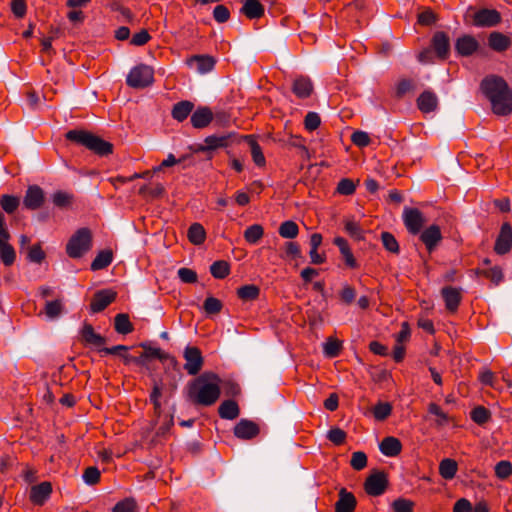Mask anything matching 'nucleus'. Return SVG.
<instances>
[{
	"label": "nucleus",
	"mask_w": 512,
	"mask_h": 512,
	"mask_svg": "<svg viewBox=\"0 0 512 512\" xmlns=\"http://www.w3.org/2000/svg\"><path fill=\"white\" fill-rule=\"evenodd\" d=\"M480 89L496 115L507 116L512 113V89L501 76L492 74L484 77Z\"/></svg>",
	"instance_id": "obj_1"
},
{
	"label": "nucleus",
	"mask_w": 512,
	"mask_h": 512,
	"mask_svg": "<svg viewBox=\"0 0 512 512\" xmlns=\"http://www.w3.org/2000/svg\"><path fill=\"white\" fill-rule=\"evenodd\" d=\"M221 393V379L213 372H205L189 386V397L198 405L211 406Z\"/></svg>",
	"instance_id": "obj_2"
},
{
	"label": "nucleus",
	"mask_w": 512,
	"mask_h": 512,
	"mask_svg": "<svg viewBox=\"0 0 512 512\" xmlns=\"http://www.w3.org/2000/svg\"><path fill=\"white\" fill-rule=\"evenodd\" d=\"M65 138L87 148L101 157L107 156L113 152V145L110 142L83 129L69 130L66 132Z\"/></svg>",
	"instance_id": "obj_3"
},
{
	"label": "nucleus",
	"mask_w": 512,
	"mask_h": 512,
	"mask_svg": "<svg viewBox=\"0 0 512 512\" xmlns=\"http://www.w3.org/2000/svg\"><path fill=\"white\" fill-rule=\"evenodd\" d=\"M92 248V233L89 228H79L68 240L66 253L70 258L78 259Z\"/></svg>",
	"instance_id": "obj_4"
},
{
	"label": "nucleus",
	"mask_w": 512,
	"mask_h": 512,
	"mask_svg": "<svg viewBox=\"0 0 512 512\" xmlns=\"http://www.w3.org/2000/svg\"><path fill=\"white\" fill-rule=\"evenodd\" d=\"M79 340L87 347H94L98 352H121L127 351L129 347L124 345H116L111 348L105 347L106 339L94 331L89 323H84L79 331Z\"/></svg>",
	"instance_id": "obj_5"
},
{
	"label": "nucleus",
	"mask_w": 512,
	"mask_h": 512,
	"mask_svg": "<svg viewBox=\"0 0 512 512\" xmlns=\"http://www.w3.org/2000/svg\"><path fill=\"white\" fill-rule=\"evenodd\" d=\"M154 81L153 69L145 64L133 67L126 78L129 87L142 89L150 86Z\"/></svg>",
	"instance_id": "obj_6"
},
{
	"label": "nucleus",
	"mask_w": 512,
	"mask_h": 512,
	"mask_svg": "<svg viewBox=\"0 0 512 512\" xmlns=\"http://www.w3.org/2000/svg\"><path fill=\"white\" fill-rule=\"evenodd\" d=\"M388 486L387 475L383 471L374 470L364 482V490L369 496L382 495Z\"/></svg>",
	"instance_id": "obj_7"
},
{
	"label": "nucleus",
	"mask_w": 512,
	"mask_h": 512,
	"mask_svg": "<svg viewBox=\"0 0 512 512\" xmlns=\"http://www.w3.org/2000/svg\"><path fill=\"white\" fill-rule=\"evenodd\" d=\"M419 239L424 244L428 253L431 254L440 246L443 235L440 227L432 224L420 232Z\"/></svg>",
	"instance_id": "obj_8"
},
{
	"label": "nucleus",
	"mask_w": 512,
	"mask_h": 512,
	"mask_svg": "<svg viewBox=\"0 0 512 512\" xmlns=\"http://www.w3.org/2000/svg\"><path fill=\"white\" fill-rule=\"evenodd\" d=\"M501 21V14L496 9L481 8L472 16V24L476 27H495Z\"/></svg>",
	"instance_id": "obj_9"
},
{
	"label": "nucleus",
	"mask_w": 512,
	"mask_h": 512,
	"mask_svg": "<svg viewBox=\"0 0 512 512\" xmlns=\"http://www.w3.org/2000/svg\"><path fill=\"white\" fill-rule=\"evenodd\" d=\"M430 47L435 51L438 61H446L451 51L448 34L443 31L435 32L431 38Z\"/></svg>",
	"instance_id": "obj_10"
},
{
	"label": "nucleus",
	"mask_w": 512,
	"mask_h": 512,
	"mask_svg": "<svg viewBox=\"0 0 512 512\" xmlns=\"http://www.w3.org/2000/svg\"><path fill=\"white\" fill-rule=\"evenodd\" d=\"M462 288L454 286H444L441 289V296L445 303V308L449 313H456L463 299Z\"/></svg>",
	"instance_id": "obj_11"
},
{
	"label": "nucleus",
	"mask_w": 512,
	"mask_h": 512,
	"mask_svg": "<svg viewBox=\"0 0 512 512\" xmlns=\"http://www.w3.org/2000/svg\"><path fill=\"white\" fill-rule=\"evenodd\" d=\"M512 249V226L508 222L501 225L499 234L495 240L494 251L498 255H505Z\"/></svg>",
	"instance_id": "obj_12"
},
{
	"label": "nucleus",
	"mask_w": 512,
	"mask_h": 512,
	"mask_svg": "<svg viewBox=\"0 0 512 512\" xmlns=\"http://www.w3.org/2000/svg\"><path fill=\"white\" fill-rule=\"evenodd\" d=\"M125 365H134L136 367H149L150 363L159 359L161 361L168 358V354H139L134 356L133 354H116Z\"/></svg>",
	"instance_id": "obj_13"
},
{
	"label": "nucleus",
	"mask_w": 512,
	"mask_h": 512,
	"mask_svg": "<svg viewBox=\"0 0 512 512\" xmlns=\"http://www.w3.org/2000/svg\"><path fill=\"white\" fill-rule=\"evenodd\" d=\"M235 437L241 440H251L256 438L260 433L259 425L249 419H241L233 429Z\"/></svg>",
	"instance_id": "obj_14"
},
{
	"label": "nucleus",
	"mask_w": 512,
	"mask_h": 512,
	"mask_svg": "<svg viewBox=\"0 0 512 512\" xmlns=\"http://www.w3.org/2000/svg\"><path fill=\"white\" fill-rule=\"evenodd\" d=\"M45 201V193L38 185L28 186L24 198L23 205L28 210L39 209Z\"/></svg>",
	"instance_id": "obj_15"
},
{
	"label": "nucleus",
	"mask_w": 512,
	"mask_h": 512,
	"mask_svg": "<svg viewBox=\"0 0 512 512\" xmlns=\"http://www.w3.org/2000/svg\"><path fill=\"white\" fill-rule=\"evenodd\" d=\"M52 494V484L48 481L33 485L30 489L29 500L35 506H43Z\"/></svg>",
	"instance_id": "obj_16"
},
{
	"label": "nucleus",
	"mask_w": 512,
	"mask_h": 512,
	"mask_svg": "<svg viewBox=\"0 0 512 512\" xmlns=\"http://www.w3.org/2000/svg\"><path fill=\"white\" fill-rule=\"evenodd\" d=\"M455 51L461 57H469L473 55L479 48V42L472 35H462L455 41Z\"/></svg>",
	"instance_id": "obj_17"
},
{
	"label": "nucleus",
	"mask_w": 512,
	"mask_h": 512,
	"mask_svg": "<svg viewBox=\"0 0 512 512\" xmlns=\"http://www.w3.org/2000/svg\"><path fill=\"white\" fill-rule=\"evenodd\" d=\"M117 293L110 289H102L94 294L90 304V309L93 313L103 311L116 299Z\"/></svg>",
	"instance_id": "obj_18"
},
{
	"label": "nucleus",
	"mask_w": 512,
	"mask_h": 512,
	"mask_svg": "<svg viewBox=\"0 0 512 512\" xmlns=\"http://www.w3.org/2000/svg\"><path fill=\"white\" fill-rule=\"evenodd\" d=\"M214 119V114L207 106H199L191 114V124L196 129L207 127Z\"/></svg>",
	"instance_id": "obj_19"
},
{
	"label": "nucleus",
	"mask_w": 512,
	"mask_h": 512,
	"mask_svg": "<svg viewBox=\"0 0 512 512\" xmlns=\"http://www.w3.org/2000/svg\"><path fill=\"white\" fill-rule=\"evenodd\" d=\"M357 506V499L352 492L341 488L338 492V500L335 503V512H354Z\"/></svg>",
	"instance_id": "obj_20"
},
{
	"label": "nucleus",
	"mask_w": 512,
	"mask_h": 512,
	"mask_svg": "<svg viewBox=\"0 0 512 512\" xmlns=\"http://www.w3.org/2000/svg\"><path fill=\"white\" fill-rule=\"evenodd\" d=\"M439 106V99L432 90H424L418 95V110L424 114L435 112Z\"/></svg>",
	"instance_id": "obj_21"
},
{
	"label": "nucleus",
	"mask_w": 512,
	"mask_h": 512,
	"mask_svg": "<svg viewBox=\"0 0 512 512\" xmlns=\"http://www.w3.org/2000/svg\"><path fill=\"white\" fill-rule=\"evenodd\" d=\"M215 63V59L209 55H194L187 60V65L200 74L212 71Z\"/></svg>",
	"instance_id": "obj_22"
},
{
	"label": "nucleus",
	"mask_w": 512,
	"mask_h": 512,
	"mask_svg": "<svg viewBox=\"0 0 512 512\" xmlns=\"http://www.w3.org/2000/svg\"><path fill=\"white\" fill-rule=\"evenodd\" d=\"M234 137L235 135L233 133L207 136L204 140L205 145L201 147V151H212L227 147Z\"/></svg>",
	"instance_id": "obj_23"
},
{
	"label": "nucleus",
	"mask_w": 512,
	"mask_h": 512,
	"mask_svg": "<svg viewBox=\"0 0 512 512\" xmlns=\"http://www.w3.org/2000/svg\"><path fill=\"white\" fill-rule=\"evenodd\" d=\"M512 45V39L509 35L498 31H493L488 36V46L495 52H504Z\"/></svg>",
	"instance_id": "obj_24"
},
{
	"label": "nucleus",
	"mask_w": 512,
	"mask_h": 512,
	"mask_svg": "<svg viewBox=\"0 0 512 512\" xmlns=\"http://www.w3.org/2000/svg\"><path fill=\"white\" fill-rule=\"evenodd\" d=\"M475 273L477 276L488 279L495 286H498L504 280L503 269L498 265H494L493 267H478Z\"/></svg>",
	"instance_id": "obj_25"
},
{
	"label": "nucleus",
	"mask_w": 512,
	"mask_h": 512,
	"mask_svg": "<svg viewBox=\"0 0 512 512\" xmlns=\"http://www.w3.org/2000/svg\"><path fill=\"white\" fill-rule=\"evenodd\" d=\"M292 91L298 98H307L313 91V84L308 77L300 76L294 80Z\"/></svg>",
	"instance_id": "obj_26"
},
{
	"label": "nucleus",
	"mask_w": 512,
	"mask_h": 512,
	"mask_svg": "<svg viewBox=\"0 0 512 512\" xmlns=\"http://www.w3.org/2000/svg\"><path fill=\"white\" fill-rule=\"evenodd\" d=\"M193 109L194 104L191 101L182 100L174 104L171 110V115L176 121L183 122L190 114H192Z\"/></svg>",
	"instance_id": "obj_27"
},
{
	"label": "nucleus",
	"mask_w": 512,
	"mask_h": 512,
	"mask_svg": "<svg viewBox=\"0 0 512 512\" xmlns=\"http://www.w3.org/2000/svg\"><path fill=\"white\" fill-rule=\"evenodd\" d=\"M401 448V442L392 436L385 437L379 445L381 453L387 457L397 456L401 452Z\"/></svg>",
	"instance_id": "obj_28"
},
{
	"label": "nucleus",
	"mask_w": 512,
	"mask_h": 512,
	"mask_svg": "<svg viewBox=\"0 0 512 512\" xmlns=\"http://www.w3.org/2000/svg\"><path fill=\"white\" fill-rule=\"evenodd\" d=\"M240 12L249 19H258L264 14V7L259 0H246Z\"/></svg>",
	"instance_id": "obj_29"
},
{
	"label": "nucleus",
	"mask_w": 512,
	"mask_h": 512,
	"mask_svg": "<svg viewBox=\"0 0 512 512\" xmlns=\"http://www.w3.org/2000/svg\"><path fill=\"white\" fill-rule=\"evenodd\" d=\"M218 413L222 419L233 420L239 416L240 409L236 401L225 400L220 404Z\"/></svg>",
	"instance_id": "obj_30"
},
{
	"label": "nucleus",
	"mask_w": 512,
	"mask_h": 512,
	"mask_svg": "<svg viewBox=\"0 0 512 512\" xmlns=\"http://www.w3.org/2000/svg\"><path fill=\"white\" fill-rule=\"evenodd\" d=\"M411 331L407 322H402L401 329L395 334V344L391 352H405V343L410 339Z\"/></svg>",
	"instance_id": "obj_31"
},
{
	"label": "nucleus",
	"mask_w": 512,
	"mask_h": 512,
	"mask_svg": "<svg viewBox=\"0 0 512 512\" xmlns=\"http://www.w3.org/2000/svg\"><path fill=\"white\" fill-rule=\"evenodd\" d=\"M334 244L339 248L345 263L350 268H355L357 266L356 260L349 248L348 242L343 237H336L334 239Z\"/></svg>",
	"instance_id": "obj_32"
},
{
	"label": "nucleus",
	"mask_w": 512,
	"mask_h": 512,
	"mask_svg": "<svg viewBox=\"0 0 512 512\" xmlns=\"http://www.w3.org/2000/svg\"><path fill=\"white\" fill-rule=\"evenodd\" d=\"M458 471V464L450 458L443 459L439 464V474L445 480H451Z\"/></svg>",
	"instance_id": "obj_33"
},
{
	"label": "nucleus",
	"mask_w": 512,
	"mask_h": 512,
	"mask_svg": "<svg viewBox=\"0 0 512 512\" xmlns=\"http://www.w3.org/2000/svg\"><path fill=\"white\" fill-rule=\"evenodd\" d=\"M8 241L9 239L0 240V258L5 266H11L16 259V252Z\"/></svg>",
	"instance_id": "obj_34"
},
{
	"label": "nucleus",
	"mask_w": 512,
	"mask_h": 512,
	"mask_svg": "<svg viewBox=\"0 0 512 512\" xmlns=\"http://www.w3.org/2000/svg\"><path fill=\"white\" fill-rule=\"evenodd\" d=\"M113 260V254L110 250L100 251L91 263V270L98 271L108 267Z\"/></svg>",
	"instance_id": "obj_35"
},
{
	"label": "nucleus",
	"mask_w": 512,
	"mask_h": 512,
	"mask_svg": "<svg viewBox=\"0 0 512 512\" xmlns=\"http://www.w3.org/2000/svg\"><path fill=\"white\" fill-rule=\"evenodd\" d=\"M186 363L184 365L185 370L190 375H196L203 366V358L201 354H184Z\"/></svg>",
	"instance_id": "obj_36"
},
{
	"label": "nucleus",
	"mask_w": 512,
	"mask_h": 512,
	"mask_svg": "<svg viewBox=\"0 0 512 512\" xmlns=\"http://www.w3.org/2000/svg\"><path fill=\"white\" fill-rule=\"evenodd\" d=\"M438 20V15L431 8L418 7V25L432 26Z\"/></svg>",
	"instance_id": "obj_37"
},
{
	"label": "nucleus",
	"mask_w": 512,
	"mask_h": 512,
	"mask_svg": "<svg viewBox=\"0 0 512 512\" xmlns=\"http://www.w3.org/2000/svg\"><path fill=\"white\" fill-rule=\"evenodd\" d=\"M188 239L194 245H200L205 241L206 231L200 223H193L188 229Z\"/></svg>",
	"instance_id": "obj_38"
},
{
	"label": "nucleus",
	"mask_w": 512,
	"mask_h": 512,
	"mask_svg": "<svg viewBox=\"0 0 512 512\" xmlns=\"http://www.w3.org/2000/svg\"><path fill=\"white\" fill-rule=\"evenodd\" d=\"M114 328L117 333L126 335L133 330L129 316L124 313L117 314L114 319Z\"/></svg>",
	"instance_id": "obj_39"
},
{
	"label": "nucleus",
	"mask_w": 512,
	"mask_h": 512,
	"mask_svg": "<svg viewBox=\"0 0 512 512\" xmlns=\"http://www.w3.org/2000/svg\"><path fill=\"white\" fill-rule=\"evenodd\" d=\"M260 289L254 284L241 286L237 290V296L243 301H253L259 297Z\"/></svg>",
	"instance_id": "obj_40"
},
{
	"label": "nucleus",
	"mask_w": 512,
	"mask_h": 512,
	"mask_svg": "<svg viewBox=\"0 0 512 512\" xmlns=\"http://www.w3.org/2000/svg\"><path fill=\"white\" fill-rule=\"evenodd\" d=\"M20 205V199L17 196L4 194L0 197V206L8 214L14 213Z\"/></svg>",
	"instance_id": "obj_41"
},
{
	"label": "nucleus",
	"mask_w": 512,
	"mask_h": 512,
	"mask_svg": "<svg viewBox=\"0 0 512 512\" xmlns=\"http://www.w3.org/2000/svg\"><path fill=\"white\" fill-rule=\"evenodd\" d=\"M279 235L286 239H293L297 237L299 233L298 225L292 221L287 220L281 223L279 229H278Z\"/></svg>",
	"instance_id": "obj_42"
},
{
	"label": "nucleus",
	"mask_w": 512,
	"mask_h": 512,
	"mask_svg": "<svg viewBox=\"0 0 512 512\" xmlns=\"http://www.w3.org/2000/svg\"><path fill=\"white\" fill-rule=\"evenodd\" d=\"M264 234V229L260 224H253L244 231V239L249 244H256Z\"/></svg>",
	"instance_id": "obj_43"
},
{
	"label": "nucleus",
	"mask_w": 512,
	"mask_h": 512,
	"mask_svg": "<svg viewBox=\"0 0 512 512\" xmlns=\"http://www.w3.org/2000/svg\"><path fill=\"white\" fill-rule=\"evenodd\" d=\"M210 273L214 278L224 279L230 273V265L224 260L215 261L210 266Z\"/></svg>",
	"instance_id": "obj_44"
},
{
	"label": "nucleus",
	"mask_w": 512,
	"mask_h": 512,
	"mask_svg": "<svg viewBox=\"0 0 512 512\" xmlns=\"http://www.w3.org/2000/svg\"><path fill=\"white\" fill-rule=\"evenodd\" d=\"M470 417L476 424L484 425L490 420L491 413L484 406H477L471 411Z\"/></svg>",
	"instance_id": "obj_45"
},
{
	"label": "nucleus",
	"mask_w": 512,
	"mask_h": 512,
	"mask_svg": "<svg viewBox=\"0 0 512 512\" xmlns=\"http://www.w3.org/2000/svg\"><path fill=\"white\" fill-rule=\"evenodd\" d=\"M403 220L408 231L412 235H416V208L405 207Z\"/></svg>",
	"instance_id": "obj_46"
},
{
	"label": "nucleus",
	"mask_w": 512,
	"mask_h": 512,
	"mask_svg": "<svg viewBox=\"0 0 512 512\" xmlns=\"http://www.w3.org/2000/svg\"><path fill=\"white\" fill-rule=\"evenodd\" d=\"M73 200V195L65 191H56L52 194V202L58 208L68 207Z\"/></svg>",
	"instance_id": "obj_47"
},
{
	"label": "nucleus",
	"mask_w": 512,
	"mask_h": 512,
	"mask_svg": "<svg viewBox=\"0 0 512 512\" xmlns=\"http://www.w3.org/2000/svg\"><path fill=\"white\" fill-rule=\"evenodd\" d=\"M247 139H248V143L250 146L251 155H252L254 163L257 166H263L265 164V157L263 155L260 145L254 139H252L250 136L247 137Z\"/></svg>",
	"instance_id": "obj_48"
},
{
	"label": "nucleus",
	"mask_w": 512,
	"mask_h": 512,
	"mask_svg": "<svg viewBox=\"0 0 512 512\" xmlns=\"http://www.w3.org/2000/svg\"><path fill=\"white\" fill-rule=\"evenodd\" d=\"M392 406L388 402H379L374 406L373 415L376 420L383 421L391 414Z\"/></svg>",
	"instance_id": "obj_49"
},
{
	"label": "nucleus",
	"mask_w": 512,
	"mask_h": 512,
	"mask_svg": "<svg viewBox=\"0 0 512 512\" xmlns=\"http://www.w3.org/2000/svg\"><path fill=\"white\" fill-rule=\"evenodd\" d=\"M63 304L61 300L48 301L45 305V314L50 319H55L61 315Z\"/></svg>",
	"instance_id": "obj_50"
},
{
	"label": "nucleus",
	"mask_w": 512,
	"mask_h": 512,
	"mask_svg": "<svg viewBox=\"0 0 512 512\" xmlns=\"http://www.w3.org/2000/svg\"><path fill=\"white\" fill-rule=\"evenodd\" d=\"M222 302L215 297H207L204 301L203 308L208 315L217 314L222 310Z\"/></svg>",
	"instance_id": "obj_51"
},
{
	"label": "nucleus",
	"mask_w": 512,
	"mask_h": 512,
	"mask_svg": "<svg viewBox=\"0 0 512 512\" xmlns=\"http://www.w3.org/2000/svg\"><path fill=\"white\" fill-rule=\"evenodd\" d=\"M414 502L405 498H397L391 504L394 512H413Z\"/></svg>",
	"instance_id": "obj_52"
},
{
	"label": "nucleus",
	"mask_w": 512,
	"mask_h": 512,
	"mask_svg": "<svg viewBox=\"0 0 512 512\" xmlns=\"http://www.w3.org/2000/svg\"><path fill=\"white\" fill-rule=\"evenodd\" d=\"M381 240L386 250H388L391 253L399 252V244L396 238L390 232H382Z\"/></svg>",
	"instance_id": "obj_53"
},
{
	"label": "nucleus",
	"mask_w": 512,
	"mask_h": 512,
	"mask_svg": "<svg viewBox=\"0 0 512 512\" xmlns=\"http://www.w3.org/2000/svg\"><path fill=\"white\" fill-rule=\"evenodd\" d=\"M100 470L95 466H89L83 473V480L88 485H95L100 481Z\"/></svg>",
	"instance_id": "obj_54"
},
{
	"label": "nucleus",
	"mask_w": 512,
	"mask_h": 512,
	"mask_svg": "<svg viewBox=\"0 0 512 512\" xmlns=\"http://www.w3.org/2000/svg\"><path fill=\"white\" fill-rule=\"evenodd\" d=\"M346 232L356 240H362L364 238V230L354 220H347L345 222Z\"/></svg>",
	"instance_id": "obj_55"
},
{
	"label": "nucleus",
	"mask_w": 512,
	"mask_h": 512,
	"mask_svg": "<svg viewBox=\"0 0 512 512\" xmlns=\"http://www.w3.org/2000/svg\"><path fill=\"white\" fill-rule=\"evenodd\" d=\"M136 508L137 504L133 498H125L116 503L112 512H135Z\"/></svg>",
	"instance_id": "obj_56"
},
{
	"label": "nucleus",
	"mask_w": 512,
	"mask_h": 512,
	"mask_svg": "<svg viewBox=\"0 0 512 512\" xmlns=\"http://www.w3.org/2000/svg\"><path fill=\"white\" fill-rule=\"evenodd\" d=\"M45 256V252L40 244L33 245L28 249L27 259L30 262L40 264L45 259Z\"/></svg>",
	"instance_id": "obj_57"
},
{
	"label": "nucleus",
	"mask_w": 512,
	"mask_h": 512,
	"mask_svg": "<svg viewBox=\"0 0 512 512\" xmlns=\"http://www.w3.org/2000/svg\"><path fill=\"white\" fill-rule=\"evenodd\" d=\"M350 465L353 469L360 471L367 465V456L364 452L357 451L352 453Z\"/></svg>",
	"instance_id": "obj_58"
},
{
	"label": "nucleus",
	"mask_w": 512,
	"mask_h": 512,
	"mask_svg": "<svg viewBox=\"0 0 512 512\" xmlns=\"http://www.w3.org/2000/svg\"><path fill=\"white\" fill-rule=\"evenodd\" d=\"M428 413L430 415H434L436 416V423L438 425H444L445 423L448 422V416L445 412H443V410L441 409L440 406H438L437 404L435 403H430L429 404V407H428Z\"/></svg>",
	"instance_id": "obj_59"
},
{
	"label": "nucleus",
	"mask_w": 512,
	"mask_h": 512,
	"mask_svg": "<svg viewBox=\"0 0 512 512\" xmlns=\"http://www.w3.org/2000/svg\"><path fill=\"white\" fill-rule=\"evenodd\" d=\"M495 474L500 479H506L512 474V464L506 460L498 462L495 466Z\"/></svg>",
	"instance_id": "obj_60"
},
{
	"label": "nucleus",
	"mask_w": 512,
	"mask_h": 512,
	"mask_svg": "<svg viewBox=\"0 0 512 512\" xmlns=\"http://www.w3.org/2000/svg\"><path fill=\"white\" fill-rule=\"evenodd\" d=\"M356 186L349 178H343L337 185V192L341 195H352L355 192Z\"/></svg>",
	"instance_id": "obj_61"
},
{
	"label": "nucleus",
	"mask_w": 512,
	"mask_h": 512,
	"mask_svg": "<svg viewBox=\"0 0 512 512\" xmlns=\"http://www.w3.org/2000/svg\"><path fill=\"white\" fill-rule=\"evenodd\" d=\"M327 438L335 445H342L346 439V432L338 427H335L329 430Z\"/></svg>",
	"instance_id": "obj_62"
},
{
	"label": "nucleus",
	"mask_w": 512,
	"mask_h": 512,
	"mask_svg": "<svg viewBox=\"0 0 512 512\" xmlns=\"http://www.w3.org/2000/svg\"><path fill=\"white\" fill-rule=\"evenodd\" d=\"M321 119L318 113L308 112L305 116L304 125L308 131H313L319 127Z\"/></svg>",
	"instance_id": "obj_63"
},
{
	"label": "nucleus",
	"mask_w": 512,
	"mask_h": 512,
	"mask_svg": "<svg viewBox=\"0 0 512 512\" xmlns=\"http://www.w3.org/2000/svg\"><path fill=\"white\" fill-rule=\"evenodd\" d=\"M177 274L180 280L184 283L192 284L197 281V273L192 269L182 267L178 270Z\"/></svg>",
	"instance_id": "obj_64"
}]
</instances>
